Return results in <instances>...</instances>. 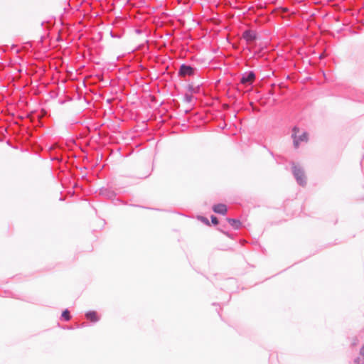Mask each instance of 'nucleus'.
I'll return each instance as SVG.
<instances>
[{
  "instance_id": "obj_9",
  "label": "nucleus",
  "mask_w": 364,
  "mask_h": 364,
  "mask_svg": "<svg viewBox=\"0 0 364 364\" xmlns=\"http://www.w3.org/2000/svg\"><path fill=\"white\" fill-rule=\"evenodd\" d=\"M61 318L66 321H69L71 318L70 311L68 309L64 310L61 314Z\"/></svg>"
},
{
  "instance_id": "obj_4",
  "label": "nucleus",
  "mask_w": 364,
  "mask_h": 364,
  "mask_svg": "<svg viewBox=\"0 0 364 364\" xmlns=\"http://www.w3.org/2000/svg\"><path fill=\"white\" fill-rule=\"evenodd\" d=\"M242 38L247 41V43L254 42L257 38V33L253 30H246L242 33Z\"/></svg>"
},
{
  "instance_id": "obj_16",
  "label": "nucleus",
  "mask_w": 364,
  "mask_h": 364,
  "mask_svg": "<svg viewBox=\"0 0 364 364\" xmlns=\"http://www.w3.org/2000/svg\"><path fill=\"white\" fill-rule=\"evenodd\" d=\"M193 87L191 86H189V90L192 91Z\"/></svg>"
},
{
  "instance_id": "obj_10",
  "label": "nucleus",
  "mask_w": 364,
  "mask_h": 364,
  "mask_svg": "<svg viewBox=\"0 0 364 364\" xmlns=\"http://www.w3.org/2000/svg\"><path fill=\"white\" fill-rule=\"evenodd\" d=\"M193 96L191 94L186 93L183 96L184 102L191 103L193 101Z\"/></svg>"
},
{
  "instance_id": "obj_13",
  "label": "nucleus",
  "mask_w": 364,
  "mask_h": 364,
  "mask_svg": "<svg viewBox=\"0 0 364 364\" xmlns=\"http://www.w3.org/2000/svg\"><path fill=\"white\" fill-rule=\"evenodd\" d=\"M200 220L203 221L204 223L209 225V221L206 218L201 216L200 217Z\"/></svg>"
},
{
  "instance_id": "obj_18",
  "label": "nucleus",
  "mask_w": 364,
  "mask_h": 364,
  "mask_svg": "<svg viewBox=\"0 0 364 364\" xmlns=\"http://www.w3.org/2000/svg\"><path fill=\"white\" fill-rule=\"evenodd\" d=\"M363 198H364V196H363Z\"/></svg>"
},
{
  "instance_id": "obj_17",
  "label": "nucleus",
  "mask_w": 364,
  "mask_h": 364,
  "mask_svg": "<svg viewBox=\"0 0 364 364\" xmlns=\"http://www.w3.org/2000/svg\"><path fill=\"white\" fill-rule=\"evenodd\" d=\"M358 364H363V363H358Z\"/></svg>"
},
{
  "instance_id": "obj_1",
  "label": "nucleus",
  "mask_w": 364,
  "mask_h": 364,
  "mask_svg": "<svg viewBox=\"0 0 364 364\" xmlns=\"http://www.w3.org/2000/svg\"><path fill=\"white\" fill-rule=\"evenodd\" d=\"M292 173L298 184L301 186H304L306 184V178L305 176L304 171L299 166H296L293 164Z\"/></svg>"
},
{
  "instance_id": "obj_5",
  "label": "nucleus",
  "mask_w": 364,
  "mask_h": 364,
  "mask_svg": "<svg viewBox=\"0 0 364 364\" xmlns=\"http://www.w3.org/2000/svg\"><path fill=\"white\" fill-rule=\"evenodd\" d=\"M255 79V73L253 71H249V72L245 73L242 75V76L240 79V82L244 85H246V84L251 85V84H252Z\"/></svg>"
},
{
  "instance_id": "obj_3",
  "label": "nucleus",
  "mask_w": 364,
  "mask_h": 364,
  "mask_svg": "<svg viewBox=\"0 0 364 364\" xmlns=\"http://www.w3.org/2000/svg\"><path fill=\"white\" fill-rule=\"evenodd\" d=\"M195 75V68L186 64H182L178 70L180 77L193 76Z\"/></svg>"
},
{
  "instance_id": "obj_7",
  "label": "nucleus",
  "mask_w": 364,
  "mask_h": 364,
  "mask_svg": "<svg viewBox=\"0 0 364 364\" xmlns=\"http://www.w3.org/2000/svg\"><path fill=\"white\" fill-rule=\"evenodd\" d=\"M87 319L92 322H97L99 321V317L95 311H88L85 314Z\"/></svg>"
},
{
  "instance_id": "obj_2",
  "label": "nucleus",
  "mask_w": 364,
  "mask_h": 364,
  "mask_svg": "<svg viewBox=\"0 0 364 364\" xmlns=\"http://www.w3.org/2000/svg\"><path fill=\"white\" fill-rule=\"evenodd\" d=\"M291 136L294 140V146L295 148H298L300 142L307 141V133L302 132L300 133V130L296 127H294L292 130Z\"/></svg>"
},
{
  "instance_id": "obj_8",
  "label": "nucleus",
  "mask_w": 364,
  "mask_h": 364,
  "mask_svg": "<svg viewBox=\"0 0 364 364\" xmlns=\"http://www.w3.org/2000/svg\"><path fill=\"white\" fill-rule=\"evenodd\" d=\"M229 224L235 230H238L240 228L241 223L239 220L233 219V218H228L227 219Z\"/></svg>"
},
{
  "instance_id": "obj_6",
  "label": "nucleus",
  "mask_w": 364,
  "mask_h": 364,
  "mask_svg": "<svg viewBox=\"0 0 364 364\" xmlns=\"http://www.w3.org/2000/svg\"><path fill=\"white\" fill-rule=\"evenodd\" d=\"M213 210L216 213L225 215L227 213V207L225 204L219 203L213 207Z\"/></svg>"
},
{
  "instance_id": "obj_15",
  "label": "nucleus",
  "mask_w": 364,
  "mask_h": 364,
  "mask_svg": "<svg viewBox=\"0 0 364 364\" xmlns=\"http://www.w3.org/2000/svg\"><path fill=\"white\" fill-rule=\"evenodd\" d=\"M46 23H47V28H48L49 21H46Z\"/></svg>"
},
{
  "instance_id": "obj_12",
  "label": "nucleus",
  "mask_w": 364,
  "mask_h": 364,
  "mask_svg": "<svg viewBox=\"0 0 364 364\" xmlns=\"http://www.w3.org/2000/svg\"><path fill=\"white\" fill-rule=\"evenodd\" d=\"M211 221H212V223L214 224V225H217L218 224V218L214 216V215H212L211 216Z\"/></svg>"
},
{
  "instance_id": "obj_14",
  "label": "nucleus",
  "mask_w": 364,
  "mask_h": 364,
  "mask_svg": "<svg viewBox=\"0 0 364 364\" xmlns=\"http://www.w3.org/2000/svg\"><path fill=\"white\" fill-rule=\"evenodd\" d=\"M354 362L355 363L358 364V363H360V358H357L354 360Z\"/></svg>"
},
{
  "instance_id": "obj_11",
  "label": "nucleus",
  "mask_w": 364,
  "mask_h": 364,
  "mask_svg": "<svg viewBox=\"0 0 364 364\" xmlns=\"http://www.w3.org/2000/svg\"><path fill=\"white\" fill-rule=\"evenodd\" d=\"M49 95L51 99H53L58 96V92L55 90H50Z\"/></svg>"
}]
</instances>
